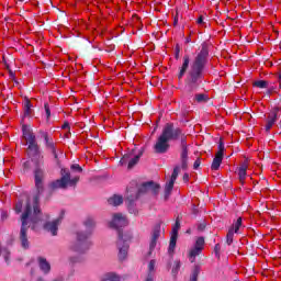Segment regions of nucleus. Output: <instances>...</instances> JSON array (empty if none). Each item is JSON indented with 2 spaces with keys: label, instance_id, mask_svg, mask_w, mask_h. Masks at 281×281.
I'll list each match as a JSON object with an SVG mask.
<instances>
[{
  "label": "nucleus",
  "instance_id": "obj_48",
  "mask_svg": "<svg viewBox=\"0 0 281 281\" xmlns=\"http://www.w3.org/2000/svg\"><path fill=\"white\" fill-rule=\"evenodd\" d=\"M53 281H65V278L64 277H57V278L53 279Z\"/></svg>",
  "mask_w": 281,
  "mask_h": 281
},
{
  "label": "nucleus",
  "instance_id": "obj_26",
  "mask_svg": "<svg viewBox=\"0 0 281 281\" xmlns=\"http://www.w3.org/2000/svg\"><path fill=\"white\" fill-rule=\"evenodd\" d=\"M155 265H157V261L155 259L150 260L148 263V276L145 281H154L153 273L155 272Z\"/></svg>",
  "mask_w": 281,
  "mask_h": 281
},
{
  "label": "nucleus",
  "instance_id": "obj_30",
  "mask_svg": "<svg viewBox=\"0 0 281 281\" xmlns=\"http://www.w3.org/2000/svg\"><path fill=\"white\" fill-rule=\"evenodd\" d=\"M102 281H120V276L109 272L103 276Z\"/></svg>",
  "mask_w": 281,
  "mask_h": 281
},
{
  "label": "nucleus",
  "instance_id": "obj_16",
  "mask_svg": "<svg viewBox=\"0 0 281 281\" xmlns=\"http://www.w3.org/2000/svg\"><path fill=\"white\" fill-rule=\"evenodd\" d=\"M159 236H161V225L157 224L151 233V240L149 244V254H153V249L157 247V240H159Z\"/></svg>",
  "mask_w": 281,
  "mask_h": 281
},
{
  "label": "nucleus",
  "instance_id": "obj_51",
  "mask_svg": "<svg viewBox=\"0 0 281 281\" xmlns=\"http://www.w3.org/2000/svg\"><path fill=\"white\" fill-rule=\"evenodd\" d=\"M279 87H280V89H281V71H280V74H279Z\"/></svg>",
  "mask_w": 281,
  "mask_h": 281
},
{
  "label": "nucleus",
  "instance_id": "obj_50",
  "mask_svg": "<svg viewBox=\"0 0 281 281\" xmlns=\"http://www.w3.org/2000/svg\"><path fill=\"white\" fill-rule=\"evenodd\" d=\"M61 128H69V123H65Z\"/></svg>",
  "mask_w": 281,
  "mask_h": 281
},
{
  "label": "nucleus",
  "instance_id": "obj_11",
  "mask_svg": "<svg viewBox=\"0 0 281 281\" xmlns=\"http://www.w3.org/2000/svg\"><path fill=\"white\" fill-rule=\"evenodd\" d=\"M126 225H128V218H126V215H124L122 213H114L112 215V221L110 222V227L117 229L120 227H126Z\"/></svg>",
  "mask_w": 281,
  "mask_h": 281
},
{
  "label": "nucleus",
  "instance_id": "obj_13",
  "mask_svg": "<svg viewBox=\"0 0 281 281\" xmlns=\"http://www.w3.org/2000/svg\"><path fill=\"white\" fill-rule=\"evenodd\" d=\"M41 137H43L45 142V146L47 150H50L53 157L58 160V153L56 151V145L54 144V138L49 137L47 132H41Z\"/></svg>",
  "mask_w": 281,
  "mask_h": 281
},
{
  "label": "nucleus",
  "instance_id": "obj_8",
  "mask_svg": "<svg viewBox=\"0 0 281 281\" xmlns=\"http://www.w3.org/2000/svg\"><path fill=\"white\" fill-rule=\"evenodd\" d=\"M128 240H131L130 235H125L124 233L119 232V239L116 245L120 260H126V256H128Z\"/></svg>",
  "mask_w": 281,
  "mask_h": 281
},
{
  "label": "nucleus",
  "instance_id": "obj_23",
  "mask_svg": "<svg viewBox=\"0 0 281 281\" xmlns=\"http://www.w3.org/2000/svg\"><path fill=\"white\" fill-rule=\"evenodd\" d=\"M89 236H91V232L89 231H79L77 232V243H89Z\"/></svg>",
  "mask_w": 281,
  "mask_h": 281
},
{
  "label": "nucleus",
  "instance_id": "obj_34",
  "mask_svg": "<svg viewBox=\"0 0 281 281\" xmlns=\"http://www.w3.org/2000/svg\"><path fill=\"white\" fill-rule=\"evenodd\" d=\"M240 227H243V217H238L236 223L233 225V227H231V229H233L235 234H238Z\"/></svg>",
  "mask_w": 281,
  "mask_h": 281
},
{
  "label": "nucleus",
  "instance_id": "obj_6",
  "mask_svg": "<svg viewBox=\"0 0 281 281\" xmlns=\"http://www.w3.org/2000/svg\"><path fill=\"white\" fill-rule=\"evenodd\" d=\"M146 192H151V194H159V184H157L153 181H149V182L143 183L137 189V191L130 189L127 191V201L130 203H133V201H137V199H139V196H142V194H146Z\"/></svg>",
  "mask_w": 281,
  "mask_h": 281
},
{
  "label": "nucleus",
  "instance_id": "obj_41",
  "mask_svg": "<svg viewBox=\"0 0 281 281\" xmlns=\"http://www.w3.org/2000/svg\"><path fill=\"white\" fill-rule=\"evenodd\" d=\"M15 212H16V214H21L23 212V202L22 201H19L15 204Z\"/></svg>",
  "mask_w": 281,
  "mask_h": 281
},
{
  "label": "nucleus",
  "instance_id": "obj_17",
  "mask_svg": "<svg viewBox=\"0 0 281 281\" xmlns=\"http://www.w3.org/2000/svg\"><path fill=\"white\" fill-rule=\"evenodd\" d=\"M278 111H280V109L277 108L269 114L267 124H266L267 132H269V131H271V128H273V124H276V122L278 120Z\"/></svg>",
  "mask_w": 281,
  "mask_h": 281
},
{
  "label": "nucleus",
  "instance_id": "obj_9",
  "mask_svg": "<svg viewBox=\"0 0 281 281\" xmlns=\"http://www.w3.org/2000/svg\"><path fill=\"white\" fill-rule=\"evenodd\" d=\"M144 155V151H139L138 154H135L134 150H132L128 154H125L122 159L121 164H128L127 168H134L139 162V159Z\"/></svg>",
  "mask_w": 281,
  "mask_h": 281
},
{
  "label": "nucleus",
  "instance_id": "obj_47",
  "mask_svg": "<svg viewBox=\"0 0 281 281\" xmlns=\"http://www.w3.org/2000/svg\"><path fill=\"white\" fill-rule=\"evenodd\" d=\"M183 181H190V176L188 173L183 175Z\"/></svg>",
  "mask_w": 281,
  "mask_h": 281
},
{
  "label": "nucleus",
  "instance_id": "obj_40",
  "mask_svg": "<svg viewBox=\"0 0 281 281\" xmlns=\"http://www.w3.org/2000/svg\"><path fill=\"white\" fill-rule=\"evenodd\" d=\"M195 100L196 102H205L206 100H209L206 94L200 93V94H195Z\"/></svg>",
  "mask_w": 281,
  "mask_h": 281
},
{
  "label": "nucleus",
  "instance_id": "obj_44",
  "mask_svg": "<svg viewBox=\"0 0 281 281\" xmlns=\"http://www.w3.org/2000/svg\"><path fill=\"white\" fill-rule=\"evenodd\" d=\"M199 166H201V159H200V158H198V159L194 161V164H193L194 170H196V169L199 168Z\"/></svg>",
  "mask_w": 281,
  "mask_h": 281
},
{
  "label": "nucleus",
  "instance_id": "obj_56",
  "mask_svg": "<svg viewBox=\"0 0 281 281\" xmlns=\"http://www.w3.org/2000/svg\"><path fill=\"white\" fill-rule=\"evenodd\" d=\"M271 91H273V89H272V88H270V89H269V93H271Z\"/></svg>",
  "mask_w": 281,
  "mask_h": 281
},
{
  "label": "nucleus",
  "instance_id": "obj_10",
  "mask_svg": "<svg viewBox=\"0 0 281 281\" xmlns=\"http://www.w3.org/2000/svg\"><path fill=\"white\" fill-rule=\"evenodd\" d=\"M91 249V241H72L69 245V250L74 254H79L80 256L87 254Z\"/></svg>",
  "mask_w": 281,
  "mask_h": 281
},
{
  "label": "nucleus",
  "instance_id": "obj_46",
  "mask_svg": "<svg viewBox=\"0 0 281 281\" xmlns=\"http://www.w3.org/2000/svg\"><path fill=\"white\" fill-rule=\"evenodd\" d=\"M218 148H220L218 153H222V156H223V153H224V150H225V146L223 145V143H221V144L218 145Z\"/></svg>",
  "mask_w": 281,
  "mask_h": 281
},
{
  "label": "nucleus",
  "instance_id": "obj_22",
  "mask_svg": "<svg viewBox=\"0 0 281 281\" xmlns=\"http://www.w3.org/2000/svg\"><path fill=\"white\" fill-rule=\"evenodd\" d=\"M108 203L113 207H117V205H122L124 203V198H122V195L114 194L108 200Z\"/></svg>",
  "mask_w": 281,
  "mask_h": 281
},
{
  "label": "nucleus",
  "instance_id": "obj_42",
  "mask_svg": "<svg viewBox=\"0 0 281 281\" xmlns=\"http://www.w3.org/2000/svg\"><path fill=\"white\" fill-rule=\"evenodd\" d=\"M196 23H198V25H205V18H203V15H201L200 18H198Z\"/></svg>",
  "mask_w": 281,
  "mask_h": 281
},
{
  "label": "nucleus",
  "instance_id": "obj_59",
  "mask_svg": "<svg viewBox=\"0 0 281 281\" xmlns=\"http://www.w3.org/2000/svg\"><path fill=\"white\" fill-rule=\"evenodd\" d=\"M235 281H238V280H235Z\"/></svg>",
  "mask_w": 281,
  "mask_h": 281
},
{
  "label": "nucleus",
  "instance_id": "obj_18",
  "mask_svg": "<svg viewBox=\"0 0 281 281\" xmlns=\"http://www.w3.org/2000/svg\"><path fill=\"white\" fill-rule=\"evenodd\" d=\"M247 168H249V165L245 161L238 169V177L241 186L245 184V179L247 178Z\"/></svg>",
  "mask_w": 281,
  "mask_h": 281
},
{
  "label": "nucleus",
  "instance_id": "obj_19",
  "mask_svg": "<svg viewBox=\"0 0 281 281\" xmlns=\"http://www.w3.org/2000/svg\"><path fill=\"white\" fill-rule=\"evenodd\" d=\"M38 267L43 273L47 274L49 271H52V265H49V261L47 259L40 257L38 259Z\"/></svg>",
  "mask_w": 281,
  "mask_h": 281
},
{
  "label": "nucleus",
  "instance_id": "obj_33",
  "mask_svg": "<svg viewBox=\"0 0 281 281\" xmlns=\"http://www.w3.org/2000/svg\"><path fill=\"white\" fill-rule=\"evenodd\" d=\"M178 139H180V142H181L180 143L181 148H188V143H187L188 137L183 134V132H181V130H180Z\"/></svg>",
  "mask_w": 281,
  "mask_h": 281
},
{
  "label": "nucleus",
  "instance_id": "obj_32",
  "mask_svg": "<svg viewBox=\"0 0 281 281\" xmlns=\"http://www.w3.org/2000/svg\"><path fill=\"white\" fill-rule=\"evenodd\" d=\"M32 114V102H30L29 99H25L24 101V115H31Z\"/></svg>",
  "mask_w": 281,
  "mask_h": 281
},
{
  "label": "nucleus",
  "instance_id": "obj_5",
  "mask_svg": "<svg viewBox=\"0 0 281 281\" xmlns=\"http://www.w3.org/2000/svg\"><path fill=\"white\" fill-rule=\"evenodd\" d=\"M60 176V179L49 183L50 190H67L68 188H76V186H78V181H80V176L71 175L69 169H61Z\"/></svg>",
  "mask_w": 281,
  "mask_h": 281
},
{
  "label": "nucleus",
  "instance_id": "obj_28",
  "mask_svg": "<svg viewBox=\"0 0 281 281\" xmlns=\"http://www.w3.org/2000/svg\"><path fill=\"white\" fill-rule=\"evenodd\" d=\"M199 273H201V267L194 266L191 271L189 281H199Z\"/></svg>",
  "mask_w": 281,
  "mask_h": 281
},
{
  "label": "nucleus",
  "instance_id": "obj_37",
  "mask_svg": "<svg viewBox=\"0 0 281 281\" xmlns=\"http://www.w3.org/2000/svg\"><path fill=\"white\" fill-rule=\"evenodd\" d=\"M71 172H75L76 175H80L82 172V167L78 164H74L70 166Z\"/></svg>",
  "mask_w": 281,
  "mask_h": 281
},
{
  "label": "nucleus",
  "instance_id": "obj_20",
  "mask_svg": "<svg viewBox=\"0 0 281 281\" xmlns=\"http://www.w3.org/2000/svg\"><path fill=\"white\" fill-rule=\"evenodd\" d=\"M190 67V56L186 55L183 57V64L180 68V72L178 75V78H183V76H186V71H188V68Z\"/></svg>",
  "mask_w": 281,
  "mask_h": 281
},
{
  "label": "nucleus",
  "instance_id": "obj_49",
  "mask_svg": "<svg viewBox=\"0 0 281 281\" xmlns=\"http://www.w3.org/2000/svg\"><path fill=\"white\" fill-rule=\"evenodd\" d=\"M176 58H179V47L176 48Z\"/></svg>",
  "mask_w": 281,
  "mask_h": 281
},
{
  "label": "nucleus",
  "instance_id": "obj_31",
  "mask_svg": "<svg viewBox=\"0 0 281 281\" xmlns=\"http://www.w3.org/2000/svg\"><path fill=\"white\" fill-rule=\"evenodd\" d=\"M252 85L258 89H269V81L267 80H258V81H255Z\"/></svg>",
  "mask_w": 281,
  "mask_h": 281
},
{
  "label": "nucleus",
  "instance_id": "obj_36",
  "mask_svg": "<svg viewBox=\"0 0 281 281\" xmlns=\"http://www.w3.org/2000/svg\"><path fill=\"white\" fill-rule=\"evenodd\" d=\"M204 245H205V239H204L203 237H199V238L196 239V241H195L194 247H195L196 249H200V250L203 251Z\"/></svg>",
  "mask_w": 281,
  "mask_h": 281
},
{
  "label": "nucleus",
  "instance_id": "obj_39",
  "mask_svg": "<svg viewBox=\"0 0 281 281\" xmlns=\"http://www.w3.org/2000/svg\"><path fill=\"white\" fill-rule=\"evenodd\" d=\"M179 269H181V261H176L175 266H173V268L171 270V273L173 276H177L179 273Z\"/></svg>",
  "mask_w": 281,
  "mask_h": 281
},
{
  "label": "nucleus",
  "instance_id": "obj_7",
  "mask_svg": "<svg viewBox=\"0 0 281 281\" xmlns=\"http://www.w3.org/2000/svg\"><path fill=\"white\" fill-rule=\"evenodd\" d=\"M22 133L26 144H29V156L41 159V149L38 148V144L36 143V136L32 132V128L27 125H23Z\"/></svg>",
  "mask_w": 281,
  "mask_h": 281
},
{
  "label": "nucleus",
  "instance_id": "obj_3",
  "mask_svg": "<svg viewBox=\"0 0 281 281\" xmlns=\"http://www.w3.org/2000/svg\"><path fill=\"white\" fill-rule=\"evenodd\" d=\"M31 161L35 166L33 175L35 179L36 194L33 196L32 200L27 199L25 205L27 203H31L32 209H34V203L37 199V202L35 204L37 205V210H41L38 206V202L41 201V194L45 192V187L43 184V181L45 180V169H43V155H41V159L36 158V156H31Z\"/></svg>",
  "mask_w": 281,
  "mask_h": 281
},
{
  "label": "nucleus",
  "instance_id": "obj_27",
  "mask_svg": "<svg viewBox=\"0 0 281 281\" xmlns=\"http://www.w3.org/2000/svg\"><path fill=\"white\" fill-rule=\"evenodd\" d=\"M202 251L203 250H201L200 248L193 247L189 252L190 262H194V260H196V256H200Z\"/></svg>",
  "mask_w": 281,
  "mask_h": 281
},
{
  "label": "nucleus",
  "instance_id": "obj_43",
  "mask_svg": "<svg viewBox=\"0 0 281 281\" xmlns=\"http://www.w3.org/2000/svg\"><path fill=\"white\" fill-rule=\"evenodd\" d=\"M44 109H45L47 117H49L52 115V112L49 111V104L45 103Z\"/></svg>",
  "mask_w": 281,
  "mask_h": 281
},
{
  "label": "nucleus",
  "instance_id": "obj_55",
  "mask_svg": "<svg viewBox=\"0 0 281 281\" xmlns=\"http://www.w3.org/2000/svg\"><path fill=\"white\" fill-rule=\"evenodd\" d=\"M192 40L190 37L186 38V43H190Z\"/></svg>",
  "mask_w": 281,
  "mask_h": 281
},
{
  "label": "nucleus",
  "instance_id": "obj_45",
  "mask_svg": "<svg viewBox=\"0 0 281 281\" xmlns=\"http://www.w3.org/2000/svg\"><path fill=\"white\" fill-rule=\"evenodd\" d=\"M7 218H8V212L2 211V213H1V220H2V221H5Z\"/></svg>",
  "mask_w": 281,
  "mask_h": 281
},
{
  "label": "nucleus",
  "instance_id": "obj_15",
  "mask_svg": "<svg viewBox=\"0 0 281 281\" xmlns=\"http://www.w3.org/2000/svg\"><path fill=\"white\" fill-rule=\"evenodd\" d=\"M61 221H63V217H57V218L53 220L52 222H47L44 225L45 232H48L49 234H52V236H57L58 235V225H60Z\"/></svg>",
  "mask_w": 281,
  "mask_h": 281
},
{
  "label": "nucleus",
  "instance_id": "obj_29",
  "mask_svg": "<svg viewBox=\"0 0 281 281\" xmlns=\"http://www.w3.org/2000/svg\"><path fill=\"white\" fill-rule=\"evenodd\" d=\"M10 255H11V252L9 251L8 248H0V256H2L5 265H8V266H10Z\"/></svg>",
  "mask_w": 281,
  "mask_h": 281
},
{
  "label": "nucleus",
  "instance_id": "obj_54",
  "mask_svg": "<svg viewBox=\"0 0 281 281\" xmlns=\"http://www.w3.org/2000/svg\"><path fill=\"white\" fill-rule=\"evenodd\" d=\"M199 229H205V225L201 224V225L199 226Z\"/></svg>",
  "mask_w": 281,
  "mask_h": 281
},
{
  "label": "nucleus",
  "instance_id": "obj_21",
  "mask_svg": "<svg viewBox=\"0 0 281 281\" xmlns=\"http://www.w3.org/2000/svg\"><path fill=\"white\" fill-rule=\"evenodd\" d=\"M221 164H223V154L222 151H217L211 166L212 170H218Z\"/></svg>",
  "mask_w": 281,
  "mask_h": 281
},
{
  "label": "nucleus",
  "instance_id": "obj_53",
  "mask_svg": "<svg viewBox=\"0 0 281 281\" xmlns=\"http://www.w3.org/2000/svg\"><path fill=\"white\" fill-rule=\"evenodd\" d=\"M30 161L24 162V168H29Z\"/></svg>",
  "mask_w": 281,
  "mask_h": 281
},
{
  "label": "nucleus",
  "instance_id": "obj_35",
  "mask_svg": "<svg viewBox=\"0 0 281 281\" xmlns=\"http://www.w3.org/2000/svg\"><path fill=\"white\" fill-rule=\"evenodd\" d=\"M234 234H235L234 228H229L226 235L227 245H232V243H234Z\"/></svg>",
  "mask_w": 281,
  "mask_h": 281
},
{
  "label": "nucleus",
  "instance_id": "obj_4",
  "mask_svg": "<svg viewBox=\"0 0 281 281\" xmlns=\"http://www.w3.org/2000/svg\"><path fill=\"white\" fill-rule=\"evenodd\" d=\"M179 135H181V128H176L170 123L166 124L161 135L158 137L154 148L155 153H158L159 155H164V153H168V148H170V142L171 139H179Z\"/></svg>",
  "mask_w": 281,
  "mask_h": 281
},
{
  "label": "nucleus",
  "instance_id": "obj_1",
  "mask_svg": "<svg viewBox=\"0 0 281 281\" xmlns=\"http://www.w3.org/2000/svg\"><path fill=\"white\" fill-rule=\"evenodd\" d=\"M38 201V198H35V202L32 209V203L29 202L24 204L23 213L21 215V229L19 235V240L22 249H30V239L27 238V229L32 227V229H35L36 225H38V221H41V217L38 216L41 214V209L36 205Z\"/></svg>",
  "mask_w": 281,
  "mask_h": 281
},
{
  "label": "nucleus",
  "instance_id": "obj_52",
  "mask_svg": "<svg viewBox=\"0 0 281 281\" xmlns=\"http://www.w3.org/2000/svg\"><path fill=\"white\" fill-rule=\"evenodd\" d=\"M218 249H221V245L216 244L215 245V251H218Z\"/></svg>",
  "mask_w": 281,
  "mask_h": 281
},
{
  "label": "nucleus",
  "instance_id": "obj_24",
  "mask_svg": "<svg viewBox=\"0 0 281 281\" xmlns=\"http://www.w3.org/2000/svg\"><path fill=\"white\" fill-rule=\"evenodd\" d=\"M83 225L86 227V232H91V234H93V229H95V220L89 216L83 221Z\"/></svg>",
  "mask_w": 281,
  "mask_h": 281
},
{
  "label": "nucleus",
  "instance_id": "obj_38",
  "mask_svg": "<svg viewBox=\"0 0 281 281\" xmlns=\"http://www.w3.org/2000/svg\"><path fill=\"white\" fill-rule=\"evenodd\" d=\"M68 260H69L70 265H78V263L82 262V259L78 256H71V257H69Z\"/></svg>",
  "mask_w": 281,
  "mask_h": 281
},
{
  "label": "nucleus",
  "instance_id": "obj_2",
  "mask_svg": "<svg viewBox=\"0 0 281 281\" xmlns=\"http://www.w3.org/2000/svg\"><path fill=\"white\" fill-rule=\"evenodd\" d=\"M207 56H210L207 44H202V48L195 56L189 70L188 80L191 89H196V87H199V81L203 76V69H205V65H207Z\"/></svg>",
  "mask_w": 281,
  "mask_h": 281
},
{
  "label": "nucleus",
  "instance_id": "obj_12",
  "mask_svg": "<svg viewBox=\"0 0 281 281\" xmlns=\"http://www.w3.org/2000/svg\"><path fill=\"white\" fill-rule=\"evenodd\" d=\"M178 177H179V167H176L173 169L170 180L165 186V201H168V199H170V194H172L175 182L177 181Z\"/></svg>",
  "mask_w": 281,
  "mask_h": 281
},
{
  "label": "nucleus",
  "instance_id": "obj_14",
  "mask_svg": "<svg viewBox=\"0 0 281 281\" xmlns=\"http://www.w3.org/2000/svg\"><path fill=\"white\" fill-rule=\"evenodd\" d=\"M179 227H181V224L179 223V221H177L175 226L172 227V233H171L169 248H168V251L171 256L175 254V247H177V238L179 236Z\"/></svg>",
  "mask_w": 281,
  "mask_h": 281
},
{
  "label": "nucleus",
  "instance_id": "obj_58",
  "mask_svg": "<svg viewBox=\"0 0 281 281\" xmlns=\"http://www.w3.org/2000/svg\"><path fill=\"white\" fill-rule=\"evenodd\" d=\"M175 25H177V20H175Z\"/></svg>",
  "mask_w": 281,
  "mask_h": 281
},
{
  "label": "nucleus",
  "instance_id": "obj_57",
  "mask_svg": "<svg viewBox=\"0 0 281 281\" xmlns=\"http://www.w3.org/2000/svg\"><path fill=\"white\" fill-rule=\"evenodd\" d=\"M37 281H44L43 279H37Z\"/></svg>",
  "mask_w": 281,
  "mask_h": 281
},
{
  "label": "nucleus",
  "instance_id": "obj_25",
  "mask_svg": "<svg viewBox=\"0 0 281 281\" xmlns=\"http://www.w3.org/2000/svg\"><path fill=\"white\" fill-rule=\"evenodd\" d=\"M181 166L183 170L188 169V147L181 148L180 153Z\"/></svg>",
  "mask_w": 281,
  "mask_h": 281
}]
</instances>
